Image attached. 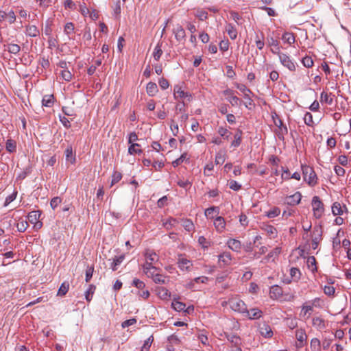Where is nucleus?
Segmentation results:
<instances>
[{
    "instance_id": "obj_36",
    "label": "nucleus",
    "mask_w": 351,
    "mask_h": 351,
    "mask_svg": "<svg viewBox=\"0 0 351 351\" xmlns=\"http://www.w3.org/2000/svg\"><path fill=\"white\" fill-rule=\"evenodd\" d=\"M280 213V209L278 207H273L269 210L265 212V216L268 218H274Z\"/></svg>"
},
{
    "instance_id": "obj_45",
    "label": "nucleus",
    "mask_w": 351,
    "mask_h": 351,
    "mask_svg": "<svg viewBox=\"0 0 351 351\" xmlns=\"http://www.w3.org/2000/svg\"><path fill=\"white\" fill-rule=\"evenodd\" d=\"M312 311V305H304L302 308L301 315L304 317H306V318H308Z\"/></svg>"
},
{
    "instance_id": "obj_64",
    "label": "nucleus",
    "mask_w": 351,
    "mask_h": 351,
    "mask_svg": "<svg viewBox=\"0 0 351 351\" xmlns=\"http://www.w3.org/2000/svg\"><path fill=\"white\" fill-rule=\"evenodd\" d=\"M62 77L66 81H70L72 78L71 73L66 69H64L61 71Z\"/></svg>"
},
{
    "instance_id": "obj_14",
    "label": "nucleus",
    "mask_w": 351,
    "mask_h": 351,
    "mask_svg": "<svg viewBox=\"0 0 351 351\" xmlns=\"http://www.w3.org/2000/svg\"><path fill=\"white\" fill-rule=\"evenodd\" d=\"M261 229L266 232L270 239H274L277 236V230L271 225L263 224Z\"/></svg>"
},
{
    "instance_id": "obj_27",
    "label": "nucleus",
    "mask_w": 351,
    "mask_h": 351,
    "mask_svg": "<svg viewBox=\"0 0 351 351\" xmlns=\"http://www.w3.org/2000/svg\"><path fill=\"white\" fill-rule=\"evenodd\" d=\"M54 104L53 95H45L42 99V105L45 107H51Z\"/></svg>"
},
{
    "instance_id": "obj_3",
    "label": "nucleus",
    "mask_w": 351,
    "mask_h": 351,
    "mask_svg": "<svg viewBox=\"0 0 351 351\" xmlns=\"http://www.w3.org/2000/svg\"><path fill=\"white\" fill-rule=\"evenodd\" d=\"M312 206L314 216L319 219L320 218L324 213V204L321 202L320 199L317 196H315L312 199Z\"/></svg>"
},
{
    "instance_id": "obj_39",
    "label": "nucleus",
    "mask_w": 351,
    "mask_h": 351,
    "mask_svg": "<svg viewBox=\"0 0 351 351\" xmlns=\"http://www.w3.org/2000/svg\"><path fill=\"white\" fill-rule=\"evenodd\" d=\"M171 306L176 311L178 312L184 311L186 307V304L178 300H173L172 302Z\"/></svg>"
},
{
    "instance_id": "obj_37",
    "label": "nucleus",
    "mask_w": 351,
    "mask_h": 351,
    "mask_svg": "<svg viewBox=\"0 0 351 351\" xmlns=\"http://www.w3.org/2000/svg\"><path fill=\"white\" fill-rule=\"evenodd\" d=\"M124 258V255L115 256L114 258L113 261L111 264V268L113 271H116L117 269V266L119 265L123 262Z\"/></svg>"
},
{
    "instance_id": "obj_48",
    "label": "nucleus",
    "mask_w": 351,
    "mask_h": 351,
    "mask_svg": "<svg viewBox=\"0 0 351 351\" xmlns=\"http://www.w3.org/2000/svg\"><path fill=\"white\" fill-rule=\"evenodd\" d=\"M153 341L154 337L153 335H151L147 340L145 341L141 351H149Z\"/></svg>"
},
{
    "instance_id": "obj_46",
    "label": "nucleus",
    "mask_w": 351,
    "mask_h": 351,
    "mask_svg": "<svg viewBox=\"0 0 351 351\" xmlns=\"http://www.w3.org/2000/svg\"><path fill=\"white\" fill-rule=\"evenodd\" d=\"M274 124L280 130L282 134L287 133V128L283 125V123L280 119L278 118L276 120L274 119Z\"/></svg>"
},
{
    "instance_id": "obj_26",
    "label": "nucleus",
    "mask_w": 351,
    "mask_h": 351,
    "mask_svg": "<svg viewBox=\"0 0 351 351\" xmlns=\"http://www.w3.org/2000/svg\"><path fill=\"white\" fill-rule=\"evenodd\" d=\"M225 29L226 32L232 40L236 39L237 36V31L232 24H227Z\"/></svg>"
},
{
    "instance_id": "obj_34",
    "label": "nucleus",
    "mask_w": 351,
    "mask_h": 351,
    "mask_svg": "<svg viewBox=\"0 0 351 351\" xmlns=\"http://www.w3.org/2000/svg\"><path fill=\"white\" fill-rule=\"evenodd\" d=\"M66 160L73 164L75 162V156L73 154V149L71 146L68 147L65 150Z\"/></svg>"
},
{
    "instance_id": "obj_18",
    "label": "nucleus",
    "mask_w": 351,
    "mask_h": 351,
    "mask_svg": "<svg viewBox=\"0 0 351 351\" xmlns=\"http://www.w3.org/2000/svg\"><path fill=\"white\" fill-rule=\"evenodd\" d=\"M302 198V195L300 192H297L295 194L287 197V204L289 205H296L298 204Z\"/></svg>"
},
{
    "instance_id": "obj_8",
    "label": "nucleus",
    "mask_w": 351,
    "mask_h": 351,
    "mask_svg": "<svg viewBox=\"0 0 351 351\" xmlns=\"http://www.w3.org/2000/svg\"><path fill=\"white\" fill-rule=\"evenodd\" d=\"M281 253V247H276L272 251H271L261 261V263H264L270 261H274L277 258L279 254Z\"/></svg>"
},
{
    "instance_id": "obj_15",
    "label": "nucleus",
    "mask_w": 351,
    "mask_h": 351,
    "mask_svg": "<svg viewBox=\"0 0 351 351\" xmlns=\"http://www.w3.org/2000/svg\"><path fill=\"white\" fill-rule=\"evenodd\" d=\"M269 295L271 299H278L282 295V288L278 285L272 286L269 290Z\"/></svg>"
},
{
    "instance_id": "obj_4",
    "label": "nucleus",
    "mask_w": 351,
    "mask_h": 351,
    "mask_svg": "<svg viewBox=\"0 0 351 351\" xmlns=\"http://www.w3.org/2000/svg\"><path fill=\"white\" fill-rule=\"evenodd\" d=\"M278 55L281 64L284 66L287 67L291 71L295 70V63L291 60L289 56L281 52L278 53Z\"/></svg>"
},
{
    "instance_id": "obj_56",
    "label": "nucleus",
    "mask_w": 351,
    "mask_h": 351,
    "mask_svg": "<svg viewBox=\"0 0 351 351\" xmlns=\"http://www.w3.org/2000/svg\"><path fill=\"white\" fill-rule=\"evenodd\" d=\"M218 134L222 136L224 139H228L229 136L231 134V132H229L226 128H224L223 127H220L218 129Z\"/></svg>"
},
{
    "instance_id": "obj_38",
    "label": "nucleus",
    "mask_w": 351,
    "mask_h": 351,
    "mask_svg": "<svg viewBox=\"0 0 351 351\" xmlns=\"http://www.w3.org/2000/svg\"><path fill=\"white\" fill-rule=\"evenodd\" d=\"M6 150L10 153L14 152L16 148V142L12 139H8L5 144Z\"/></svg>"
},
{
    "instance_id": "obj_51",
    "label": "nucleus",
    "mask_w": 351,
    "mask_h": 351,
    "mask_svg": "<svg viewBox=\"0 0 351 351\" xmlns=\"http://www.w3.org/2000/svg\"><path fill=\"white\" fill-rule=\"evenodd\" d=\"M8 50L11 53L17 54L20 51L21 47L17 44L10 43L8 45Z\"/></svg>"
},
{
    "instance_id": "obj_29",
    "label": "nucleus",
    "mask_w": 351,
    "mask_h": 351,
    "mask_svg": "<svg viewBox=\"0 0 351 351\" xmlns=\"http://www.w3.org/2000/svg\"><path fill=\"white\" fill-rule=\"evenodd\" d=\"M267 43L270 47L276 48V51H274V49H271L272 53L278 54V53L280 52V47L278 46L279 42L276 39L274 38L273 37L267 38Z\"/></svg>"
},
{
    "instance_id": "obj_23",
    "label": "nucleus",
    "mask_w": 351,
    "mask_h": 351,
    "mask_svg": "<svg viewBox=\"0 0 351 351\" xmlns=\"http://www.w3.org/2000/svg\"><path fill=\"white\" fill-rule=\"evenodd\" d=\"M243 132L241 130H237L234 135V141L231 143V146L234 147H239L241 143Z\"/></svg>"
},
{
    "instance_id": "obj_31",
    "label": "nucleus",
    "mask_w": 351,
    "mask_h": 351,
    "mask_svg": "<svg viewBox=\"0 0 351 351\" xmlns=\"http://www.w3.org/2000/svg\"><path fill=\"white\" fill-rule=\"evenodd\" d=\"M157 295L162 300H167L170 297V293L165 287H159L157 289Z\"/></svg>"
},
{
    "instance_id": "obj_40",
    "label": "nucleus",
    "mask_w": 351,
    "mask_h": 351,
    "mask_svg": "<svg viewBox=\"0 0 351 351\" xmlns=\"http://www.w3.org/2000/svg\"><path fill=\"white\" fill-rule=\"evenodd\" d=\"M255 43H256V47L259 50H261L263 49L265 43H264V35L263 33H261V36H259L258 35H256Z\"/></svg>"
},
{
    "instance_id": "obj_59",
    "label": "nucleus",
    "mask_w": 351,
    "mask_h": 351,
    "mask_svg": "<svg viewBox=\"0 0 351 351\" xmlns=\"http://www.w3.org/2000/svg\"><path fill=\"white\" fill-rule=\"evenodd\" d=\"M302 62L303 65L306 68H311L313 65V60L309 56H306L302 58Z\"/></svg>"
},
{
    "instance_id": "obj_49",
    "label": "nucleus",
    "mask_w": 351,
    "mask_h": 351,
    "mask_svg": "<svg viewBox=\"0 0 351 351\" xmlns=\"http://www.w3.org/2000/svg\"><path fill=\"white\" fill-rule=\"evenodd\" d=\"M27 227L28 223L27 221L25 220L20 221L16 223V228L18 231L20 232H25L27 230Z\"/></svg>"
},
{
    "instance_id": "obj_2",
    "label": "nucleus",
    "mask_w": 351,
    "mask_h": 351,
    "mask_svg": "<svg viewBox=\"0 0 351 351\" xmlns=\"http://www.w3.org/2000/svg\"><path fill=\"white\" fill-rule=\"evenodd\" d=\"M230 307L234 311L245 313H247L245 304L238 297H232L228 300Z\"/></svg>"
},
{
    "instance_id": "obj_28",
    "label": "nucleus",
    "mask_w": 351,
    "mask_h": 351,
    "mask_svg": "<svg viewBox=\"0 0 351 351\" xmlns=\"http://www.w3.org/2000/svg\"><path fill=\"white\" fill-rule=\"evenodd\" d=\"M225 335L227 339L232 344V346H237L241 344V339L239 337L235 335L227 333H225Z\"/></svg>"
},
{
    "instance_id": "obj_47",
    "label": "nucleus",
    "mask_w": 351,
    "mask_h": 351,
    "mask_svg": "<svg viewBox=\"0 0 351 351\" xmlns=\"http://www.w3.org/2000/svg\"><path fill=\"white\" fill-rule=\"evenodd\" d=\"M182 226L188 232L192 231L194 229V224L193 221L188 219L183 220Z\"/></svg>"
},
{
    "instance_id": "obj_50",
    "label": "nucleus",
    "mask_w": 351,
    "mask_h": 351,
    "mask_svg": "<svg viewBox=\"0 0 351 351\" xmlns=\"http://www.w3.org/2000/svg\"><path fill=\"white\" fill-rule=\"evenodd\" d=\"M199 244L204 249H207L210 246V241H208L204 236H200L198 238Z\"/></svg>"
},
{
    "instance_id": "obj_60",
    "label": "nucleus",
    "mask_w": 351,
    "mask_h": 351,
    "mask_svg": "<svg viewBox=\"0 0 351 351\" xmlns=\"http://www.w3.org/2000/svg\"><path fill=\"white\" fill-rule=\"evenodd\" d=\"M64 32L68 36L73 34L74 32L73 23H67L64 26Z\"/></svg>"
},
{
    "instance_id": "obj_61",
    "label": "nucleus",
    "mask_w": 351,
    "mask_h": 351,
    "mask_svg": "<svg viewBox=\"0 0 351 351\" xmlns=\"http://www.w3.org/2000/svg\"><path fill=\"white\" fill-rule=\"evenodd\" d=\"M186 159V154H182L181 156L172 162V165L174 167H176L181 165Z\"/></svg>"
},
{
    "instance_id": "obj_19",
    "label": "nucleus",
    "mask_w": 351,
    "mask_h": 351,
    "mask_svg": "<svg viewBox=\"0 0 351 351\" xmlns=\"http://www.w3.org/2000/svg\"><path fill=\"white\" fill-rule=\"evenodd\" d=\"M245 314H246V316L250 319H255L260 318L263 315V312L258 308H254L250 311H247V313H245Z\"/></svg>"
},
{
    "instance_id": "obj_55",
    "label": "nucleus",
    "mask_w": 351,
    "mask_h": 351,
    "mask_svg": "<svg viewBox=\"0 0 351 351\" xmlns=\"http://www.w3.org/2000/svg\"><path fill=\"white\" fill-rule=\"evenodd\" d=\"M307 265L313 271L317 270L316 260L314 256H309L307 259Z\"/></svg>"
},
{
    "instance_id": "obj_9",
    "label": "nucleus",
    "mask_w": 351,
    "mask_h": 351,
    "mask_svg": "<svg viewBox=\"0 0 351 351\" xmlns=\"http://www.w3.org/2000/svg\"><path fill=\"white\" fill-rule=\"evenodd\" d=\"M259 332L263 337L266 338L271 337L273 335V331L271 326L265 323L259 326Z\"/></svg>"
},
{
    "instance_id": "obj_41",
    "label": "nucleus",
    "mask_w": 351,
    "mask_h": 351,
    "mask_svg": "<svg viewBox=\"0 0 351 351\" xmlns=\"http://www.w3.org/2000/svg\"><path fill=\"white\" fill-rule=\"evenodd\" d=\"M290 276L293 281H297L300 278V271L298 268L291 267L290 269Z\"/></svg>"
},
{
    "instance_id": "obj_11",
    "label": "nucleus",
    "mask_w": 351,
    "mask_h": 351,
    "mask_svg": "<svg viewBox=\"0 0 351 351\" xmlns=\"http://www.w3.org/2000/svg\"><path fill=\"white\" fill-rule=\"evenodd\" d=\"M178 267L186 271H189L191 267L193 266V263L191 261L185 258H180L178 261Z\"/></svg>"
},
{
    "instance_id": "obj_13",
    "label": "nucleus",
    "mask_w": 351,
    "mask_h": 351,
    "mask_svg": "<svg viewBox=\"0 0 351 351\" xmlns=\"http://www.w3.org/2000/svg\"><path fill=\"white\" fill-rule=\"evenodd\" d=\"M174 97L176 99H187L188 101L191 99V95L188 92H184L178 86L174 87Z\"/></svg>"
},
{
    "instance_id": "obj_43",
    "label": "nucleus",
    "mask_w": 351,
    "mask_h": 351,
    "mask_svg": "<svg viewBox=\"0 0 351 351\" xmlns=\"http://www.w3.org/2000/svg\"><path fill=\"white\" fill-rule=\"evenodd\" d=\"M162 54V51L161 49V44L158 43L157 45L155 47L154 51L153 53L154 58L156 60H158L160 58Z\"/></svg>"
},
{
    "instance_id": "obj_57",
    "label": "nucleus",
    "mask_w": 351,
    "mask_h": 351,
    "mask_svg": "<svg viewBox=\"0 0 351 351\" xmlns=\"http://www.w3.org/2000/svg\"><path fill=\"white\" fill-rule=\"evenodd\" d=\"M227 99L233 106H238L241 103L240 99L234 95H231L230 97H227Z\"/></svg>"
},
{
    "instance_id": "obj_42",
    "label": "nucleus",
    "mask_w": 351,
    "mask_h": 351,
    "mask_svg": "<svg viewBox=\"0 0 351 351\" xmlns=\"http://www.w3.org/2000/svg\"><path fill=\"white\" fill-rule=\"evenodd\" d=\"M69 288V284L68 282H64L58 289V295H64L68 292Z\"/></svg>"
},
{
    "instance_id": "obj_33",
    "label": "nucleus",
    "mask_w": 351,
    "mask_h": 351,
    "mask_svg": "<svg viewBox=\"0 0 351 351\" xmlns=\"http://www.w3.org/2000/svg\"><path fill=\"white\" fill-rule=\"evenodd\" d=\"M282 39L289 45H291L295 43V36L291 32H285L283 34L282 36Z\"/></svg>"
},
{
    "instance_id": "obj_32",
    "label": "nucleus",
    "mask_w": 351,
    "mask_h": 351,
    "mask_svg": "<svg viewBox=\"0 0 351 351\" xmlns=\"http://www.w3.org/2000/svg\"><path fill=\"white\" fill-rule=\"evenodd\" d=\"M310 348L311 351H321V342L317 338L311 340Z\"/></svg>"
},
{
    "instance_id": "obj_7",
    "label": "nucleus",
    "mask_w": 351,
    "mask_h": 351,
    "mask_svg": "<svg viewBox=\"0 0 351 351\" xmlns=\"http://www.w3.org/2000/svg\"><path fill=\"white\" fill-rule=\"evenodd\" d=\"M295 338L298 340L296 346L298 348H302L304 346V341H306L307 339V335L304 330L298 329L295 331Z\"/></svg>"
},
{
    "instance_id": "obj_62",
    "label": "nucleus",
    "mask_w": 351,
    "mask_h": 351,
    "mask_svg": "<svg viewBox=\"0 0 351 351\" xmlns=\"http://www.w3.org/2000/svg\"><path fill=\"white\" fill-rule=\"evenodd\" d=\"M122 178V175L120 172H118V171H115L114 172V173L112 174V182H111V185H113L117 182H119Z\"/></svg>"
},
{
    "instance_id": "obj_24",
    "label": "nucleus",
    "mask_w": 351,
    "mask_h": 351,
    "mask_svg": "<svg viewBox=\"0 0 351 351\" xmlns=\"http://www.w3.org/2000/svg\"><path fill=\"white\" fill-rule=\"evenodd\" d=\"M158 86L154 82H149L147 84L146 91L149 96H154L158 93Z\"/></svg>"
},
{
    "instance_id": "obj_5",
    "label": "nucleus",
    "mask_w": 351,
    "mask_h": 351,
    "mask_svg": "<svg viewBox=\"0 0 351 351\" xmlns=\"http://www.w3.org/2000/svg\"><path fill=\"white\" fill-rule=\"evenodd\" d=\"M145 263L143 265H153L159 260L158 256L153 251L147 250L145 253Z\"/></svg>"
},
{
    "instance_id": "obj_21",
    "label": "nucleus",
    "mask_w": 351,
    "mask_h": 351,
    "mask_svg": "<svg viewBox=\"0 0 351 351\" xmlns=\"http://www.w3.org/2000/svg\"><path fill=\"white\" fill-rule=\"evenodd\" d=\"M320 101L321 103H325L328 105H332L333 103L332 93H328L326 92L323 91L321 93Z\"/></svg>"
},
{
    "instance_id": "obj_12",
    "label": "nucleus",
    "mask_w": 351,
    "mask_h": 351,
    "mask_svg": "<svg viewBox=\"0 0 351 351\" xmlns=\"http://www.w3.org/2000/svg\"><path fill=\"white\" fill-rule=\"evenodd\" d=\"M40 217V213L38 210H34V211L30 212L28 214L27 218H28L29 221L31 223L35 224L36 226H37L38 225V228H40L42 223H38Z\"/></svg>"
},
{
    "instance_id": "obj_53",
    "label": "nucleus",
    "mask_w": 351,
    "mask_h": 351,
    "mask_svg": "<svg viewBox=\"0 0 351 351\" xmlns=\"http://www.w3.org/2000/svg\"><path fill=\"white\" fill-rule=\"evenodd\" d=\"M304 121L305 124L308 126L313 125L314 121H313V115L311 114V113H310L308 112H306V114H304Z\"/></svg>"
},
{
    "instance_id": "obj_30",
    "label": "nucleus",
    "mask_w": 351,
    "mask_h": 351,
    "mask_svg": "<svg viewBox=\"0 0 351 351\" xmlns=\"http://www.w3.org/2000/svg\"><path fill=\"white\" fill-rule=\"evenodd\" d=\"M313 325L319 330L326 328L324 319L319 317H316L313 319Z\"/></svg>"
},
{
    "instance_id": "obj_54",
    "label": "nucleus",
    "mask_w": 351,
    "mask_h": 351,
    "mask_svg": "<svg viewBox=\"0 0 351 351\" xmlns=\"http://www.w3.org/2000/svg\"><path fill=\"white\" fill-rule=\"evenodd\" d=\"M166 277L163 275L156 274L153 278V280L155 283L158 284H165L166 283Z\"/></svg>"
},
{
    "instance_id": "obj_25",
    "label": "nucleus",
    "mask_w": 351,
    "mask_h": 351,
    "mask_svg": "<svg viewBox=\"0 0 351 351\" xmlns=\"http://www.w3.org/2000/svg\"><path fill=\"white\" fill-rule=\"evenodd\" d=\"M40 31L35 25H29L26 27V34L31 37H36L39 35Z\"/></svg>"
},
{
    "instance_id": "obj_52",
    "label": "nucleus",
    "mask_w": 351,
    "mask_h": 351,
    "mask_svg": "<svg viewBox=\"0 0 351 351\" xmlns=\"http://www.w3.org/2000/svg\"><path fill=\"white\" fill-rule=\"evenodd\" d=\"M140 145L138 143H132L128 149V152L130 154H141L142 150L138 148Z\"/></svg>"
},
{
    "instance_id": "obj_6",
    "label": "nucleus",
    "mask_w": 351,
    "mask_h": 351,
    "mask_svg": "<svg viewBox=\"0 0 351 351\" xmlns=\"http://www.w3.org/2000/svg\"><path fill=\"white\" fill-rule=\"evenodd\" d=\"M231 261L232 256L228 252H224L218 256V262L221 267L230 265Z\"/></svg>"
},
{
    "instance_id": "obj_17",
    "label": "nucleus",
    "mask_w": 351,
    "mask_h": 351,
    "mask_svg": "<svg viewBox=\"0 0 351 351\" xmlns=\"http://www.w3.org/2000/svg\"><path fill=\"white\" fill-rule=\"evenodd\" d=\"M227 245L230 249L237 252L241 250L242 247L241 241L234 239H230L227 241Z\"/></svg>"
},
{
    "instance_id": "obj_63",
    "label": "nucleus",
    "mask_w": 351,
    "mask_h": 351,
    "mask_svg": "<svg viewBox=\"0 0 351 351\" xmlns=\"http://www.w3.org/2000/svg\"><path fill=\"white\" fill-rule=\"evenodd\" d=\"M6 20H8L10 24L14 23L15 22L16 16H15V13L13 10H10L7 12Z\"/></svg>"
},
{
    "instance_id": "obj_10",
    "label": "nucleus",
    "mask_w": 351,
    "mask_h": 351,
    "mask_svg": "<svg viewBox=\"0 0 351 351\" xmlns=\"http://www.w3.org/2000/svg\"><path fill=\"white\" fill-rule=\"evenodd\" d=\"M173 33L175 35L176 39L178 42H181V41L185 40V38H186L185 31L181 25H178L176 26V27H175L173 29Z\"/></svg>"
},
{
    "instance_id": "obj_1",
    "label": "nucleus",
    "mask_w": 351,
    "mask_h": 351,
    "mask_svg": "<svg viewBox=\"0 0 351 351\" xmlns=\"http://www.w3.org/2000/svg\"><path fill=\"white\" fill-rule=\"evenodd\" d=\"M304 180L311 186H314L317 183V176L313 167L308 165L301 166Z\"/></svg>"
},
{
    "instance_id": "obj_22",
    "label": "nucleus",
    "mask_w": 351,
    "mask_h": 351,
    "mask_svg": "<svg viewBox=\"0 0 351 351\" xmlns=\"http://www.w3.org/2000/svg\"><path fill=\"white\" fill-rule=\"evenodd\" d=\"M343 209H346V207L341 206L339 202H335L332 206V212L334 215H341L343 213Z\"/></svg>"
},
{
    "instance_id": "obj_44",
    "label": "nucleus",
    "mask_w": 351,
    "mask_h": 351,
    "mask_svg": "<svg viewBox=\"0 0 351 351\" xmlns=\"http://www.w3.org/2000/svg\"><path fill=\"white\" fill-rule=\"evenodd\" d=\"M96 287L93 285H90L88 290L85 293V298L88 302H90L92 300V295H93Z\"/></svg>"
},
{
    "instance_id": "obj_35",
    "label": "nucleus",
    "mask_w": 351,
    "mask_h": 351,
    "mask_svg": "<svg viewBox=\"0 0 351 351\" xmlns=\"http://www.w3.org/2000/svg\"><path fill=\"white\" fill-rule=\"evenodd\" d=\"M236 87L243 93L244 97L245 99H249L250 100H251L249 95L250 93H252V91L249 88H247L245 85L237 84Z\"/></svg>"
},
{
    "instance_id": "obj_58",
    "label": "nucleus",
    "mask_w": 351,
    "mask_h": 351,
    "mask_svg": "<svg viewBox=\"0 0 351 351\" xmlns=\"http://www.w3.org/2000/svg\"><path fill=\"white\" fill-rule=\"evenodd\" d=\"M226 160L225 154L218 152L216 154L215 162L217 165L223 164Z\"/></svg>"
},
{
    "instance_id": "obj_16",
    "label": "nucleus",
    "mask_w": 351,
    "mask_h": 351,
    "mask_svg": "<svg viewBox=\"0 0 351 351\" xmlns=\"http://www.w3.org/2000/svg\"><path fill=\"white\" fill-rule=\"evenodd\" d=\"M214 226L217 232H223L226 228V221L224 218L221 216L216 217L214 221Z\"/></svg>"
},
{
    "instance_id": "obj_20",
    "label": "nucleus",
    "mask_w": 351,
    "mask_h": 351,
    "mask_svg": "<svg viewBox=\"0 0 351 351\" xmlns=\"http://www.w3.org/2000/svg\"><path fill=\"white\" fill-rule=\"evenodd\" d=\"M143 272L149 277L153 278L157 273V268L154 265H143Z\"/></svg>"
}]
</instances>
